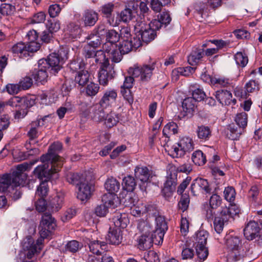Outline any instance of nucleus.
<instances>
[{"label":"nucleus","instance_id":"f257e3e1","mask_svg":"<svg viewBox=\"0 0 262 262\" xmlns=\"http://www.w3.org/2000/svg\"><path fill=\"white\" fill-rule=\"evenodd\" d=\"M57 227L55 219L49 213L42 215L39 227L40 238L34 243L33 238L31 236H27L22 243L24 250H28L27 256L31 258L35 254L39 253L43 247L42 242L55 230Z\"/></svg>","mask_w":262,"mask_h":262},{"label":"nucleus","instance_id":"f03ea898","mask_svg":"<svg viewBox=\"0 0 262 262\" xmlns=\"http://www.w3.org/2000/svg\"><path fill=\"white\" fill-rule=\"evenodd\" d=\"M224 244L228 251L229 256L234 261H237L244 256L245 252L243 248L242 240L234 231H229L226 234Z\"/></svg>","mask_w":262,"mask_h":262},{"label":"nucleus","instance_id":"7ed1b4c3","mask_svg":"<svg viewBox=\"0 0 262 262\" xmlns=\"http://www.w3.org/2000/svg\"><path fill=\"white\" fill-rule=\"evenodd\" d=\"M68 58L67 49L61 48L57 53L50 54L47 59H40V64L41 67L46 66L48 69H50L51 73L55 74L61 69L62 64Z\"/></svg>","mask_w":262,"mask_h":262},{"label":"nucleus","instance_id":"20e7f679","mask_svg":"<svg viewBox=\"0 0 262 262\" xmlns=\"http://www.w3.org/2000/svg\"><path fill=\"white\" fill-rule=\"evenodd\" d=\"M38 161V160L36 159L31 161L29 162H24L22 164H18L16 166L15 171H13L12 173H7L8 175L11 176L15 174L14 177L17 178L16 179V182L19 181V180L22 178L21 175L24 174L26 176V178L25 179L23 180L22 184L17 186H15L14 188V190L10 189L9 188H8L6 190V192L8 193V194H10V195L12 196L14 200H17L21 197V193L19 190V188H18L20 186H23L26 183L28 176L26 173H25V171L29 170L31 168L32 166L36 163Z\"/></svg>","mask_w":262,"mask_h":262},{"label":"nucleus","instance_id":"39448f33","mask_svg":"<svg viewBox=\"0 0 262 262\" xmlns=\"http://www.w3.org/2000/svg\"><path fill=\"white\" fill-rule=\"evenodd\" d=\"M42 164L37 166L34 170L33 173L40 180L45 178L44 181H48L52 177L56 178L58 176L57 172L61 167L57 165L53 162L50 161L42 162Z\"/></svg>","mask_w":262,"mask_h":262},{"label":"nucleus","instance_id":"423d86ee","mask_svg":"<svg viewBox=\"0 0 262 262\" xmlns=\"http://www.w3.org/2000/svg\"><path fill=\"white\" fill-rule=\"evenodd\" d=\"M21 176L22 178L19 180V181L16 182L17 178L14 177L15 174L11 176L7 174H4L0 179V191L5 192L8 188L14 190V187L22 184L23 180L25 179V175ZM7 205V201L6 196H0V208H5Z\"/></svg>","mask_w":262,"mask_h":262},{"label":"nucleus","instance_id":"0eeeda50","mask_svg":"<svg viewBox=\"0 0 262 262\" xmlns=\"http://www.w3.org/2000/svg\"><path fill=\"white\" fill-rule=\"evenodd\" d=\"M194 149V143L192 138L183 137L179 142L171 146L168 150L169 155L173 158H179L184 156L186 152Z\"/></svg>","mask_w":262,"mask_h":262},{"label":"nucleus","instance_id":"6e6552de","mask_svg":"<svg viewBox=\"0 0 262 262\" xmlns=\"http://www.w3.org/2000/svg\"><path fill=\"white\" fill-rule=\"evenodd\" d=\"M155 69V63L153 62L150 64L130 68L129 69V73L135 78H139L141 81L146 82L151 79Z\"/></svg>","mask_w":262,"mask_h":262},{"label":"nucleus","instance_id":"1a4fd4ad","mask_svg":"<svg viewBox=\"0 0 262 262\" xmlns=\"http://www.w3.org/2000/svg\"><path fill=\"white\" fill-rule=\"evenodd\" d=\"M62 147V145L60 142H56L53 143L50 146L48 152L40 157V161L41 162L50 161L51 163L53 162L57 165L61 167L62 162L60 160L59 156L57 154V152L60 151Z\"/></svg>","mask_w":262,"mask_h":262},{"label":"nucleus","instance_id":"9d476101","mask_svg":"<svg viewBox=\"0 0 262 262\" xmlns=\"http://www.w3.org/2000/svg\"><path fill=\"white\" fill-rule=\"evenodd\" d=\"M116 75L114 65L111 64L107 61L104 64L101 65L98 74V80L100 84L106 86L110 80L114 79Z\"/></svg>","mask_w":262,"mask_h":262},{"label":"nucleus","instance_id":"9b49d317","mask_svg":"<svg viewBox=\"0 0 262 262\" xmlns=\"http://www.w3.org/2000/svg\"><path fill=\"white\" fill-rule=\"evenodd\" d=\"M103 51L107 54L112 61L115 63L119 62L122 58V55L119 53L118 46L116 43L106 41L102 47Z\"/></svg>","mask_w":262,"mask_h":262},{"label":"nucleus","instance_id":"f8f14e48","mask_svg":"<svg viewBox=\"0 0 262 262\" xmlns=\"http://www.w3.org/2000/svg\"><path fill=\"white\" fill-rule=\"evenodd\" d=\"M150 172L146 166H137L135 169V176L141 182L139 186L141 190L145 191L150 177Z\"/></svg>","mask_w":262,"mask_h":262},{"label":"nucleus","instance_id":"ddd939ff","mask_svg":"<svg viewBox=\"0 0 262 262\" xmlns=\"http://www.w3.org/2000/svg\"><path fill=\"white\" fill-rule=\"evenodd\" d=\"M156 226L154 230V235L158 238V244L163 242L164 236L168 229V226L165 218L162 216H158L155 219Z\"/></svg>","mask_w":262,"mask_h":262},{"label":"nucleus","instance_id":"4468645a","mask_svg":"<svg viewBox=\"0 0 262 262\" xmlns=\"http://www.w3.org/2000/svg\"><path fill=\"white\" fill-rule=\"evenodd\" d=\"M136 29L139 30L141 38L143 42H148L153 40L156 36V32L147 24L137 23L135 25Z\"/></svg>","mask_w":262,"mask_h":262},{"label":"nucleus","instance_id":"2eb2a0df","mask_svg":"<svg viewBox=\"0 0 262 262\" xmlns=\"http://www.w3.org/2000/svg\"><path fill=\"white\" fill-rule=\"evenodd\" d=\"M177 178L175 173H170L167 176L166 182L162 189V193L166 199L172 196L173 192L176 189Z\"/></svg>","mask_w":262,"mask_h":262},{"label":"nucleus","instance_id":"dca6fc26","mask_svg":"<svg viewBox=\"0 0 262 262\" xmlns=\"http://www.w3.org/2000/svg\"><path fill=\"white\" fill-rule=\"evenodd\" d=\"M77 198L82 201L90 198L93 191V187L84 179L77 186Z\"/></svg>","mask_w":262,"mask_h":262},{"label":"nucleus","instance_id":"f3484780","mask_svg":"<svg viewBox=\"0 0 262 262\" xmlns=\"http://www.w3.org/2000/svg\"><path fill=\"white\" fill-rule=\"evenodd\" d=\"M260 225L255 221H250L244 229L245 237L249 241L253 240L259 236Z\"/></svg>","mask_w":262,"mask_h":262},{"label":"nucleus","instance_id":"a211bd4d","mask_svg":"<svg viewBox=\"0 0 262 262\" xmlns=\"http://www.w3.org/2000/svg\"><path fill=\"white\" fill-rule=\"evenodd\" d=\"M106 107L99 103H96L89 108L90 115L91 119L96 122H102L105 114L104 109Z\"/></svg>","mask_w":262,"mask_h":262},{"label":"nucleus","instance_id":"6ab92c4d","mask_svg":"<svg viewBox=\"0 0 262 262\" xmlns=\"http://www.w3.org/2000/svg\"><path fill=\"white\" fill-rule=\"evenodd\" d=\"M117 97V93L116 90L111 89H108L104 92L103 95L98 103L107 108L116 102Z\"/></svg>","mask_w":262,"mask_h":262},{"label":"nucleus","instance_id":"aec40b11","mask_svg":"<svg viewBox=\"0 0 262 262\" xmlns=\"http://www.w3.org/2000/svg\"><path fill=\"white\" fill-rule=\"evenodd\" d=\"M215 96L217 101L222 105L235 104L236 102L235 99H232L231 93L227 90L217 91L215 92Z\"/></svg>","mask_w":262,"mask_h":262},{"label":"nucleus","instance_id":"412c9836","mask_svg":"<svg viewBox=\"0 0 262 262\" xmlns=\"http://www.w3.org/2000/svg\"><path fill=\"white\" fill-rule=\"evenodd\" d=\"M81 20L85 27H92L98 20V13L93 10L88 9L82 13Z\"/></svg>","mask_w":262,"mask_h":262},{"label":"nucleus","instance_id":"4be33fe9","mask_svg":"<svg viewBox=\"0 0 262 262\" xmlns=\"http://www.w3.org/2000/svg\"><path fill=\"white\" fill-rule=\"evenodd\" d=\"M134 40L136 43L134 42L133 44L132 40L123 39V41L118 47L119 52L121 54V55L129 53L133 48L137 49L141 45L140 41L139 39H134Z\"/></svg>","mask_w":262,"mask_h":262},{"label":"nucleus","instance_id":"5701e85b","mask_svg":"<svg viewBox=\"0 0 262 262\" xmlns=\"http://www.w3.org/2000/svg\"><path fill=\"white\" fill-rule=\"evenodd\" d=\"M222 200L221 196L217 194H213L210 198L209 206L206 211V217L208 219H213L215 212L213 209H216L220 207L222 204Z\"/></svg>","mask_w":262,"mask_h":262},{"label":"nucleus","instance_id":"b1692460","mask_svg":"<svg viewBox=\"0 0 262 262\" xmlns=\"http://www.w3.org/2000/svg\"><path fill=\"white\" fill-rule=\"evenodd\" d=\"M158 243V238L154 234H141L138 239L139 247L141 249L149 248L153 243Z\"/></svg>","mask_w":262,"mask_h":262},{"label":"nucleus","instance_id":"393cba45","mask_svg":"<svg viewBox=\"0 0 262 262\" xmlns=\"http://www.w3.org/2000/svg\"><path fill=\"white\" fill-rule=\"evenodd\" d=\"M38 69L34 70L32 76L37 83L43 84L45 82L47 81L48 78L47 71L48 69L46 66L41 67L39 60L38 62Z\"/></svg>","mask_w":262,"mask_h":262},{"label":"nucleus","instance_id":"a878e982","mask_svg":"<svg viewBox=\"0 0 262 262\" xmlns=\"http://www.w3.org/2000/svg\"><path fill=\"white\" fill-rule=\"evenodd\" d=\"M23 108L17 110L14 114L15 119H20L25 117L28 113V108L30 107L35 104V100L31 98L21 97Z\"/></svg>","mask_w":262,"mask_h":262},{"label":"nucleus","instance_id":"bb28decb","mask_svg":"<svg viewBox=\"0 0 262 262\" xmlns=\"http://www.w3.org/2000/svg\"><path fill=\"white\" fill-rule=\"evenodd\" d=\"M204 55V51L202 49H195L192 50L187 57V61L189 64L195 66L202 60Z\"/></svg>","mask_w":262,"mask_h":262},{"label":"nucleus","instance_id":"cd10ccee","mask_svg":"<svg viewBox=\"0 0 262 262\" xmlns=\"http://www.w3.org/2000/svg\"><path fill=\"white\" fill-rule=\"evenodd\" d=\"M239 210L235 205H230L228 207L222 208L220 213L221 216L225 222H228L230 219L238 213Z\"/></svg>","mask_w":262,"mask_h":262},{"label":"nucleus","instance_id":"c85d7f7f","mask_svg":"<svg viewBox=\"0 0 262 262\" xmlns=\"http://www.w3.org/2000/svg\"><path fill=\"white\" fill-rule=\"evenodd\" d=\"M112 220L117 229L125 228L129 223V220L125 213H116Z\"/></svg>","mask_w":262,"mask_h":262},{"label":"nucleus","instance_id":"c756f323","mask_svg":"<svg viewBox=\"0 0 262 262\" xmlns=\"http://www.w3.org/2000/svg\"><path fill=\"white\" fill-rule=\"evenodd\" d=\"M40 120H37L36 121H33L30 124L31 127L29 132H28V135L29 137L30 141L29 143H27L25 145L27 149L33 150L32 148H30V145L31 144V141L33 140L36 138L38 136V130L37 127L43 125V123L40 124Z\"/></svg>","mask_w":262,"mask_h":262},{"label":"nucleus","instance_id":"7c9ffc66","mask_svg":"<svg viewBox=\"0 0 262 262\" xmlns=\"http://www.w3.org/2000/svg\"><path fill=\"white\" fill-rule=\"evenodd\" d=\"M89 247L91 252L97 255H100L102 251L105 250L106 244L104 242L93 240L89 243Z\"/></svg>","mask_w":262,"mask_h":262},{"label":"nucleus","instance_id":"2f4dec72","mask_svg":"<svg viewBox=\"0 0 262 262\" xmlns=\"http://www.w3.org/2000/svg\"><path fill=\"white\" fill-rule=\"evenodd\" d=\"M208 236V233L206 231L200 230L197 232L193 237V246L195 247L206 246Z\"/></svg>","mask_w":262,"mask_h":262},{"label":"nucleus","instance_id":"473e14b6","mask_svg":"<svg viewBox=\"0 0 262 262\" xmlns=\"http://www.w3.org/2000/svg\"><path fill=\"white\" fill-rule=\"evenodd\" d=\"M102 201L107 207L114 208L117 206L118 198L114 193H107L102 196Z\"/></svg>","mask_w":262,"mask_h":262},{"label":"nucleus","instance_id":"72a5a7b5","mask_svg":"<svg viewBox=\"0 0 262 262\" xmlns=\"http://www.w3.org/2000/svg\"><path fill=\"white\" fill-rule=\"evenodd\" d=\"M120 187L119 182L113 177L108 178L104 184V187L108 193H115L118 191Z\"/></svg>","mask_w":262,"mask_h":262},{"label":"nucleus","instance_id":"f704fd0d","mask_svg":"<svg viewBox=\"0 0 262 262\" xmlns=\"http://www.w3.org/2000/svg\"><path fill=\"white\" fill-rule=\"evenodd\" d=\"M108 232L107 235V239L110 244L114 245H118L121 242L122 236L121 235V229H113Z\"/></svg>","mask_w":262,"mask_h":262},{"label":"nucleus","instance_id":"c9c22d12","mask_svg":"<svg viewBox=\"0 0 262 262\" xmlns=\"http://www.w3.org/2000/svg\"><path fill=\"white\" fill-rule=\"evenodd\" d=\"M196 101L192 97L184 99L182 105L183 111L188 114H192L196 107Z\"/></svg>","mask_w":262,"mask_h":262},{"label":"nucleus","instance_id":"e433bc0d","mask_svg":"<svg viewBox=\"0 0 262 262\" xmlns=\"http://www.w3.org/2000/svg\"><path fill=\"white\" fill-rule=\"evenodd\" d=\"M198 187L200 189L203 190L206 193H210L211 189L209 187L208 182L207 180L198 178L196 179L191 184V188L193 190L194 188Z\"/></svg>","mask_w":262,"mask_h":262},{"label":"nucleus","instance_id":"4c0bfd02","mask_svg":"<svg viewBox=\"0 0 262 262\" xmlns=\"http://www.w3.org/2000/svg\"><path fill=\"white\" fill-rule=\"evenodd\" d=\"M198 137L201 140H207L211 136V130L208 126L200 125L196 129Z\"/></svg>","mask_w":262,"mask_h":262},{"label":"nucleus","instance_id":"58836bf2","mask_svg":"<svg viewBox=\"0 0 262 262\" xmlns=\"http://www.w3.org/2000/svg\"><path fill=\"white\" fill-rule=\"evenodd\" d=\"M138 229L141 234H154V231L152 230L151 226L147 221L140 220L138 224Z\"/></svg>","mask_w":262,"mask_h":262},{"label":"nucleus","instance_id":"ea45409f","mask_svg":"<svg viewBox=\"0 0 262 262\" xmlns=\"http://www.w3.org/2000/svg\"><path fill=\"white\" fill-rule=\"evenodd\" d=\"M64 196L62 193H57L50 201V205L53 211H57L62 206L63 203Z\"/></svg>","mask_w":262,"mask_h":262},{"label":"nucleus","instance_id":"a19ab883","mask_svg":"<svg viewBox=\"0 0 262 262\" xmlns=\"http://www.w3.org/2000/svg\"><path fill=\"white\" fill-rule=\"evenodd\" d=\"M90 74L88 71L81 70L77 72L75 76V82L80 85L83 86L85 85L89 80Z\"/></svg>","mask_w":262,"mask_h":262},{"label":"nucleus","instance_id":"79ce46f5","mask_svg":"<svg viewBox=\"0 0 262 262\" xmlns=\"http://www.w3.org/2000/svg\"><path fill=\"white\" fill-rule=\"evenodd\" d=\"M118 121V115L115 112H111L109 114L105 115L103 122L107 127H112L116 125Z\"/></svg>","mask_w":262,"mask_h":262},{"label":"nucleus","instance_id":"37998d69","mask_svg":"<svg viewBox=\"0 0 262 262\" xmlns=\"http://www.w3.org/2000/svg\"><path fill=\"white\" fill-rule=\"evenodd\" d=\"M66 178L69 183L75 185L76 187L85 179L83 176L71 172H68L66 174Z\"/></svg>","mask_w":262,"mask_h":262},{"label":"nucleus","instance_id":"c03bdc74","mask_svg":"<svg viewBox=\"0 0 262 262\" xmlns=\"http://www.w3.org/2000/svg\"><path fill=\"white\" fill-rule=\"evenodd\" d=\"M122 186L126 191H133L136 186V183L134 177L130 176L125 177L123 180Z\"/></svg>","mask_w":262,"mask_h":262},{"label":"nucleus","instance_id":"a18cd8bd","mask_svg":"<svg viewBox=\"0 0 262 262\" xmlns=\"http://www.w3.org/2000/svg\"><path fill=\"white\" fill-rule=\"evenodd\" d=\"M234 120L239 127L244 128L247 125L248 115L246 113L243 112L238 113L236 115Z\"/></svg>","mask_w":262,"mask_h":262},{"label":"nucleus","instance_id":"49530a36","mask_svg":"<svg viewBox=\"0 0 262 262\" xmlns=\"http://www.w3.org/2000/svg\"><path fill=\"white\" fill-rule=\"evenodd\" d=\"M192 160L195 165H203L206 161V156L201 150L194 151L192 155Z\"/></svg>","mask_w":262,"mask_h":262},{"label":"nucleus","instance_id":"de8ad7c7","mask_svg":"<svg viewBox=\"0 0 262 262\" xmlns=\"http://www.w3.org/2000/svg\"><path fill=\"white\" fill-rule=\"evenodd\" d=\"M69 35L73 38H76L81 34V29L80 26L75 23H71L68 26Z\"/></svg>","mask_w":262,"mask_h":262},{"label":"nucleus","instance_id":"09e8293b","mask_svg":"<svg viewBox=\"0 0 262 262\" xmlns=\"http://www.w3.org/2000/svg\"><path fill=\"white\" fill-rule=\"evenodd\" d=\"M234 59L236 64L241 67H245L248 62V56L242 52H237L235 54Z\"/></svg>","mask_w":262,"mask_h":262},{"label":"nucleus","instance_id":"8fccbe9b","mask_svg":"<svg viewBox=\"0 0 262 262\" xmlns=\"http://www.w3.org/2000/svg\"><path fill=\"white\" fill-rule=\"evenodd\" d=\"M83 246L81 243L76 240H72L67 243L66 245V249L67 251L71 253H76Z\"/></svg>","mask_w":262,"mask_h":262},{"label":"nucleus","instance_id":"3c124183","mask_svg":"<svg viewBox=\"0 0 262 262\" xmlns=\"http://www.w3.org/2000/svg\"><path fill=\"white\" fill-rule=\"evenodd\" d=\"M5 104L13 108H17L16 111L17 110H21L23 108V104L21 97L18 96L12 97L7 102H5Z\"/></svg>","mask_w":262,"mask_h":262},{"label":"nucleus","instance_id":"603ef678","mask_svg":"<svg viewBox=\"0 0 262 262\" xmlns=\"http://www.w3.org/2000/svg\"><path fill=\"white\" fill-rule=\"evenodd\" d=\"M178 132V126L174 122H170L167 124L163 129V135L168 137L169 135H174Z\"/></svg>","mask_w":262,"mask_h":262},{"label":"nucleus","instance_id":"864d4df0","mask_svg":"<svg viewBox=\"0 0 262 262\" xmlns=\"http://www.w3.org/2000/svg\"><path fill=\"white\" fill-rule=\"evenodd\" d=\"M85 64L83 59L77 58L72 61L70 64V68L75 72H78L81 70H84Z\"/></svg>","mask_w":262,"mask_h":262},{"label":"nucleus","instance_id":"5fc2aeb1","mask_svg":"<svg viewBox=\"0 0 262 262\" xmlns=\"http://www.w3.org/2000/svg\"><path fill=\"white\" fill-rule=\"evenodd\" d=\"M48 192V181H42L40 183V185L37 187V190L36 191V195H37L40 198H44L47 194Z\"/></svg>","mask_w":262,"mask_h":262},{"label":"nucleus","instance_id":"6e6d98bb","mask_svg":"<svg viewBox=\"0 0 262 262\" xmlns=\"http://www.w3.org/2000/svg\"><path fill=\"white\" fill-rule=\"evenodd\" d=\"M119 20L124 23L129 22L133 18V11L129 8H125L119 14Z\"/></svg>","mask_w":262,"mask_h":262},{"label":"nucleus","instance_id":"4d7b16f0","mask_svg":"<svg viewBox=\"0 0 262 262\" xmlns=\"http://www.w3.org/2000/svg\"><path fill=\"white\" fill-rule=\"evenodd\" d=\"M87 38L90 40L88 44L89 47L96 48L98 47L101 44V37L94 33L89 35Z\"/></svg>","mask_w":262,"mask_h":262},{"label":"nucleus","instance_id":"13d9d810","mask_svg":"<svg viewBox=\"0 0 262 262\" xmlns=\"http://www.w3.org/2000/svg\"><path fill=\"white\" fill-rule=\"evenodd\" d=\"M106 53L102 50L96 51L94 57L95 61L97 63L104 64L106 61L109 62L108 57L106 58Z\"/></svg>","mask_w":262,"mask_h":262},{"label":"nucleus","instance_id":"bf43d9fd","mask_svg":"<svg viewBox=\"0 0 262 262\" xmlns=\"http://www.w3.org/2000/svg\"><path fill=\"white\" fill-rule=\"evenodd\" d=\"M46 26L48 30L52 33L58 31L60 28L59 21L55 19L48 20Z\"/></svg>","mask_w":262,"mask_h":262},{"label":"nucleus","instance_id":"052dcab7","mask_svg":"<svg viewBox=\"0 0 262 262\" xmlns=\"http://www.w3.org/2000/svg\"><path fill=\"white\" fill-rule=\"evenodd\" d=\"M245 89L248 93H253L258 91L259 89V83L254 80H251L246 84Z\"/></svg>","mask_w":262,"mask_h":262},{"label":"nucleus","instance_id":"680f3d73","mask_svg":"<svg viewBox=\"0 0 262 262\" xmlns=\"http://www.w3.org/2000/svg\"><path fill=\"white\" fill-rule=\"evenodd\" d=\"M225 199L229 202H232L234 200L235 196V191L232 187H228L226 188L224 191Z\"/></svg>","mask_w":262,"mask_h":262},{"label":"nucleus","instance_id":"e2e57ef3","mask_svg":"<svg viewBox=\"0 0 262 262\" xmlns=\"http://www.w3.org/2000/svg\"><path fill=\"white\" fill-rule=\"evenodd\" d=\"M146 3L149 4L151 9L155 12H160L163 7L165 6L161 4L158 0H144Z\"/></svg>","mask_w":262,"mask_h":262},{"label":"nucleus","instance_id":"0e129e2a","mask_svg":"<svg viewBox=\"0 0 262 262\" xmlns=\"http://www.w3.org/2000/svg\"><path fill=\"white\" fill-rule=\"evenodd\" d=\"M15 10L14 6L10 4H3L1 6L0 12L3 15H10L13 13Z\"/></svg>","mask_w":262,"mask_h":262},{"label":"nucleus","instance_id":"69168bd1","mask_svg":"<svg viewBox=\"0 0 262 262\" xmlns=\"http://www.w3.org/2000/svg\"><path fill=\"white\" fill-rule=\"evenodd\" d=\"M12 51L14 54H20V56L22 54L25 56L27 55L25 45L21 42H19L14 45L12 48Z\"/></svg>","mask_w":262,"mask_h":262},{"label":"nucleus","instance_id":"338daca9","mask_svg":"<svg viewBox=\"0 0 262 262\" xmlns=\"http://www.w3.org/2000/svg\"><path fill=\"white\" fill-rule=\"evenodd\" d=\"M120 37V35L117 32L114 30H111L108 31L106 36V41L116 43L119 41Z\"/></svg>","mask_w":262,"mask_h":262},{"label":"nucleus","instance_id":"774afa93","mask_svg":"<svg viewBox=\"0 0 262 262\" xmlns=\"http://www.w3.org/2000/svg\"><path fill=\"white\" fill-rule=\"evenodd\" d=\"M144 258L147 262H159V257L154 251H149L145 253Z\"/></svg>","mask_w":262,"mask_h":262}]
</instances>
